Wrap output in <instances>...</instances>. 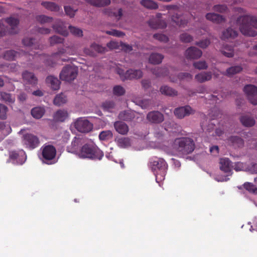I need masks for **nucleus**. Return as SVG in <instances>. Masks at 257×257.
Masks as SVG:
<instances>
[{"label":"nucleus","mask_w":257,"mask_h":257,"mask_svg":"<svg viewBox=\"0 0 257 257\" xmlns=\"http://www.w3.org/2000/svg\"><path fill=\"white\" fill-rule=\"evenodd\" d=\"M113 93L117 96H121L125 93V90L123 87L120 85H116L113 87Z\"/></svg>","instance_id":"864d4df0"},{"label":"nucleus","mask_w":257,"mask_h":257,"mask_svg":"<svg viewBox=\"0 0 257 257\" xmlns=\"http://www.w3.org/2000/svg\"><path fill=\"white\" fill-rule=\"evenodd\" d=\"M173 148L180 154L188 155L194 150L195 144L190 138H179L174 140Z\"/></svg>","instance_id":"20e7f679"},{"label":"nucleus","mask_w":257,"mask_h":257,"mask_svg":"<svg viewBox=\"0 0 257 257\" xmlns=\"http://www.w3.org/2000/svg\"><path fill=\"white\" fill-rule=\"evenodd\" d=\"M64 10L66 14L70 18H72L75 16L76 10H74L70 6H65Z\"/></svg>","instance_id":"69168bd1"},{"label":"nucleus","mask_w":257,"mask_h":257,"mask_svg":"<svg viewBox=\"0 0 257 257\" xmlns=\"http://www.w3.org/2000/svg\"><path fill=\"white\" fill-rule=\"evenodd\" d=\"M9 159L12 160L14 164L22 165L26 160V155L25 152L23 150L13 151L9 153Z\"/></svg>","instance_id":"9d476101"},{"label":"nucleus","mask_w":257,"mask_h":257,"mask_svg":"<svg viewBox=\"0 0 257 257\" xmlns=\"http://www.w3.org/2000/svg\"><path fill=\"white\" fill-rule=\"evenodd\" d=\"M41 5L45 9L52 12H58L60 9V7L53 2H42Z\"/></svg>","instance_id":"c756f323"},{"label":"nucleus","mask_w":257,"mask_h":257,"mask_svg":"<svg viewBox=\"0 0 257 257\" xmlns=\"http://www.w3.org/2000/svg\"><path fill=\"white\" fill-rule=\"evenodd\" d=\"M52 27L56 32L63 36H67L68 34L66 26H65V24L60 20H57Z\"/></svg>","instance_id":"412c9836"},{"label":"nucleus","mask_w":257,"mask_h":257,"mask_svg":"<svg viewBox=\"0 0 257 257\" xmlns=\"http://www.w3.org/2000/svg\"><path fill=\"white\" fill-rule=\"evenodd\" d=\"M152 72L156 77H163L167 75L169 73L168 70L167 68H160L155 67L151 70Z\"/></svg>","instance_id":"7c9ffc66"},{"label":"nucleus","mask_w":257,"mask_h":257,"mask_svg":"<svg viewBox=\"0 0 257 257\" xmlns=\"http://www.w3.org/2000/svg\"><path fill=\"white\" fill-rule=\"evenodd\" d=\"M112 137L113 135L110 131H102L99 135V139L102 141L108 140Z\"/></svg>","instance_id":"8fccbe9b"},{"label":"nucleus","mask_w":257,"mask_h":257,"mask_svg":"<svg viewBox=\"0 0 257 257\" xmlns=\"http://www.w3.org/2000/svg\"><path fill=\"white\" fill-rule=\"evenodd\" d=\"M46 83L54 90H57L60 88V81L57 77L52 75H49L46 77Z\"/></svg>","instance_id":"aec40b11"},{"label":"nucleus","mask_w":257,"mask_h":257,"mask_svg":"<svg viewBox=\"0 0 257 257\" xmlns=\"http://www.w3.org/2000/svg\"><path fill=\"white\" fill-rule=\"evenodd\" d=\"M206 18L208 20L216 24L223 22L224 18L221 15L215 13H208L206 15Z\"/></svg>","instance_id":"cd10ccee"},{"label":"nucleus","mask_w":257,"mask_h":257,"mask_svg":"<svg viewBox=\"0 0 257 257\" xmlns=\"http://www.w3.org/2000/svg\"><path fill=\"white\" fill-rule=\"evenodd\" d=\"M45 111V110L44 108L42 107H36L33 108L31 110V114L34 117L39 119L43 116Z\"/></svg>","instance_id":"4c0bfd02"},{"label":"nucleus","mask_w":257,"mask_h":257,"mask_svg":"<svg viewBox=\"0 0 257 257\" xmlns=\"http://www.w3.org/2000/svg\"><path fill=\"white\" fill-rule=\"evenodd\" d=\"M202 55L201 50L195 47L188 48L185 52V55L189 59H197L201 57Z\"/></svg>","instance_id":"dca6fc26"},{"label":"nucleus","mask_w":257,"mask_h":257,"mask_svg":"<svg viewBox=\"0 0 257 257\" xmlns=\"http://www.w3.org/2000/svg\"><path fill=\"white\" fill-rule=\"evenodd\" d=\"M240 121L243 125L247 127H251L255 124V120L254 118L247 115L241 116Z\"/></svg>","instance_id":"2f4dec72"},{"label":"nucleus","mask_w":257,"mask_h":257,"mask_svg":"<svg viewBox=\"0 0 257 257\" xmlns=\"http://www.w3.org/2000/svg\"><path fill=\"white\" fill-rule=\"evenodd\" d=\"M134 117V114L128 111H121L118 115V118L120 119L125 121H131Z\"/></svg>","instance_id":"37998d69"},{"label":"nucleus","mask_w":257,"mask_h":257,"mask_svg":"<svg viewBox=\"0 0 257 257\" xmlns=\"http://www.w3.org/2000/svg\"><path fill=\"white\" fill-rule=\"evenodd\" d=\"M240 32L244 36L254 37L257 35V18L250 15L238 17L236 20Z\"/></svg>","instance_id":"f257e3e1"},{"label":"nucleus","mask_w":257,"mask_h":257,"mask_svg":"<svg viewBox=\"0 0 257 257\" xmlns=\"http://www.w3.org/2000/svg\"><path fill=\"white\" fill-rule=\"evenodd\" d=\"M194 67L199 70L206 69L208 65L205 61H199L193 63Z\"/></svg>","instance_id":"6e6d98bb"},{"label":"nucleus","mask_w":257,"mask_h":257,"mask_svg":"<svg viewBox=\"0 0 257 257\" xmlns=\"http://www.w3.org/2000/svg\"><path fill=\"white\" fill-rule=\"evenodd\" d=\"M114 126L116 131L121 135H125L128 131V126L122 121H116L114 124Z\"/></svg>","instance_id":"b1692460"},{"label":"nucleus","mask_w":257,"mask_h":257,"mask_svg":"<svg viewBox=\"0 0 257 257\" xmlns=\"http://www.w3.org/2000/svg\"><path fill=\"white\" fill-rule=\"evenodd\" d=\"M242 70V68L240 66L237 65L232 66L227 69L226 72L223 73L222 74L223 75L230 77L235 74H237L241 72Z\"/></svg>","instance_id":"f704fd0d"},{"label":"nucleus","mask_w":257,"mask_h":257,"mask_svg":"<svg viewBox=\"0 0 257 257\" xmlns=\"http://www.w3.org/2000/svg\"><path fill=\"white\" fill-rule=\"evenodd\" d=\"M140 4L145 8L150 10H157L159 7L158 4L152 0H142Z\"/></svg>","instance_id":"473e14b6"},{"label":"nucleus","mask_w":257,"mask_h":257,"mask_svg":"<svg viewBox=\"0 0 257 257\" xmlns=\"http://www.w3.org/2000/svg\"><path fill=\"white\" fill-rule=\"evenodd\" d=\"M178 78L180 80L186 79L190 80L192 79V76L187 72H181L178 75Z\"/></svg>","instance_id":"0e129e2a"},{"label":"nucleus","mask_w":257,"mask_h":257,"mask_svg":"<svg viewBox=\"0 0 257 257\" xmlns=\"http://www.w3.org/2000/svg\"><path fill=\"white\" fill-rule=\"evenodd\" d=\"M101 107L105 111H111L114 108L115 103L113 101H106L102 103Z\"/></svg>","instance_id":"09e8293b"},{"label":"nucleus","mask_w":257,"mask_h":257,"mask_svg":"<svg viewBox=\"0 0 257 257\" xmlns=\"http://www.w3.org/2000/svg\"><path fill=\"white\" fill-rule=\"evenodd\" d=\"M73 125L78 132L81 133H88L93 127V124L84 117H80L75 120Z\"/></svg>","instance_id":"423d86ee"},{"label":"nucleus","mask_w":257,"mask_h":257,"mask_svg":"<svg viewBox=\"0 0 257 257\" xmlns=\"http://www.w3.org/2000/svg\"><path fill=\"white\" fill-rule=\"evenodd\" d=\"M106 33L109 35H111V36H115V37H121L124 35V34L123 32L118 31V30H112L110 31H107L106 32Z\"/></svg>","instance_id":"e2e57ef3"},{"label":"nucleus","mask_w":257,"mask_h":257,"mask_svg":"<svg viewBox=\"0 0 257 257\" xmlns=\"http://www.w3.org/2000/svg\"><path fill=\"white\" fill-rule=\"evenodd\" d=\"M244 188L250 192L257 193V187L255 185L249 182H246L243 184Z\"/></svg>","instance_id":"5fc2aeb1"},{"label":"nucleus","mask_w":257,"mask_h":257,"mask_svg":"<svg viewBox=\"0 0 257 257\" xmlns=\"http://www.w3.org/2000/svg\"><path fill=\"white\" fill-rule=\"evenodd\" d=\"M210 44V41L208 39H205L199 42H196V45L202 48H206Z\"/></svg>","instance_id":"338daca9"},{"label":"nucleus","mask_w":257,"mask_h":257,"mask_svg":"<svg viewBox=\"0 0 257 257\" xmlns=\"http://www.w3.org/2000/svg\"><path fill=\"white\" fill-rule=\"evenodd\" d=\"M172 21L179 27H185L188 24V20L183 19L181 16L177 13L171 16Z\"/></svg>","instance_id":"c85d7f7f"},{"label":"nucleus","mask_w":257,"mask_h":257,"mask_svg":"<svg viewBox=\"0 0 257 257\" xmlns=\"http://www.w3.org/2000/svg\"><path fill=\"white\" fill-rule=\"evenodd\" d=\"M219 168L222 171L227 173L228 175L232 174V163L228 158H223L220 159Z\"/></svg>","instance_id":"2eb2a0df"},{"label":"nucleus","mask_w":257,"mask_h":257,"mask_svg":"<svg viewBox=\"0 0 257 257\" xmlns=\"http://www.w3.org/2000/svg\"><path fill=\"white\" fill-rule=\"evenodd\" d=\"M175 115L179 119H182L186 116L194 114L195 110L189 105L179 107L174 109Z\"/></svg>","instance_id":"f8f14e48"},{"label":"nucleus","mask_w":257,"mask_h":257,"mask_svg":"<svg viewBox=\"0 0 257 257\" xmlns=\"http://www.w3.org/2000/svg\"><path fill=\"white\" fill-rule=\"evenodd\" d=\"M238 35L237 32L232 28H229L223 31L222 38L223 39L234 38Z\"/></svg>","instance_id":"c9c22d12"},{"label":"nucleus","mask_w":257,"mask_h":257,"mask_svg":"<svg viewBox=\"0 0 257 257\" xmlns=\"http://www.w3.org/2000/svg\"><path fill=\"white\" fill-rule=\"evenodd\" d=\"M228 144L235 149L242 148L244 146L243 140L238 136H232L228 139Z\"/></svg>","instance_id":"a211bd4d"},{"label":"nucleus","mask_w":257,"mask_h":257,"mask_svg":"<svg viewBox=\"0 0 257 257\" xmlns=\"http://www.w3.org/2000/svg\"><path fill=\"white\" fill-rule=\"evenodd\" d=\"M213 10L219 13H224L227 11V7L226 5L223 4V5H215L213 8Z\"/></svg>","instance_id":"13d9d810"},{"label":"nucleus","mask_w":257,"mask_h":257,"mask_svg":"<svg viewBox=\"0 0 257 257\" xmlns=\"http://www.w3.org/2000/svg\"><path fill=\"white\" fill-rule=\"evenodd\" d=\"M104 13L106 15H108L109 16H110V17H112L113 16V17H115L116 19H117V20L120 19L121 17L122 16V9H119L118 10V12L117 13L112 12L109 9H105L104 11Z\"/></svg>","instance_id":"49530a36"},{"label":"nucleus","mask_w":257,"mask_h":257,"mask_svg":"<svg viewBox=\"0 0 257 257\" xmlns=\"http://www.w3.org/2000/svg\"><path fill=\"white\" fill-rule=\"evenodd\" d=\"M149 166L156 176L157 183H160L165 180L168 165L164 159L153 157L150 159Z\"/></svg>","instance_id":"f03ea898"},{"label":"nucleus","mask_w":257,"mask_h":257,"mask_svg":"<svg viewBox=\"0 0 257 257\" xmlns=\"http://www.w3.org/2000/svg\"><path fill=\"white\" fill-rule=\"evenodd\" d=\"M160 91L162 94L166 96H175L178 95L177 91L167 85L161 86Z\"/></svg>","instance_id":"bb28decb"},{"label":"nucleus","mask_w":257,"mask_h":257,"mask_svg":"<svg viewBox=\"0 0 257 257\" xmlns=\"http://www.w3.org/2000/svg\"><path fill=\"white\" fill-rule=\"evenodd\" d=\"M66 97L63 93L57 94L53 100V103L55 105L60 106L66 102Z\"/></svg>","instance_id":"a19ab883"},{"label":"nucleus","mask_w":257,"mask_h":257,"mask_svg":"<svg viewBox=\"0 0 257 257\" xmlns=\"http://www.w3.org/2000/svg\"><path fill=\"white\" fill-rule=\"evenodd\" d=\"M78 68L73 65H67L63 67L60 73V78L62 80L71 82L77 77Z\"/></svg>","instance_id":"39448f33"},{"label":"nucleus","mask_w":257,"mask_h":257,"mask_svg":"<svg viewBox=\"0 0 257 257\" xmlns=\"http://www.w3.org/2000/svg\"><path fill=\"white\" fill-rule=\"evenodd\" d=\"M20 55V53L14 50H8L5 53L4 58L9 61H13L15 60L18 57H19Z\"/></svg>","instance_id":"e433bc0d"},{"label":"nucleus","mask_w":257,"mask_h":257,"mask_svg":"<svg viewBox=\"0 0 257 257\" xmlns=\"http://www.w3.org/2000/svg\"><path fill=\"white\" fill-rule=\"evenodd\" d=\"M153 37L160 42L166 43L169 41L168 37L162 34H155L153 35Z\"/></svg>","instance_id":"680f3d73"},{"label":"nucleus","mask_w":257,"mask_h":257,"mask_svg":"<svg viewBox=\"0 0 257 257\" xmlns=\"http://www.w3.org/2000/svg\"><path fill=\"white\" fill-rule=\"evenodd\" d=\"M164 59V56L159 53H152L150 56L149 62L154 64H159L161 63Z\"/></svg>","instance_id":"72a5a7b5"},{"label":"nucleus","mask_w":257,"mask_h":257,"mask_svg":"<svg viewBox=\"0 0 257 257\" xmlns=\"http://www.w3.org/2000/svg\"><path fill=\"white\" fill-rule=\"evenodd\" d=\"M117 145L121 148H125L131 146V140L128 138L122 137L116 140Z\"/></svg>","instance_id":"ea45409f"},{"label":"nucleus","mask_w":257,"mask_h":257,"mask_svg":"<svg viewBox=\"0 0 257 257\" xmlns=\"http://www.w3.org/2000/svg\"><path fill=\"white\" fill-rule=\"evenodd\" d=\"M117 72L122 81L138 79L142 78L143 75V72L140 69H130L124 72L123 70L118 69Z\"/></svg>","instance_id":"6e6552de"},{"label":"nucleus","mask_w":257,"mask_h":257,"mask_svg":"<svg viewBox=\"0 0 257 257\" xmlns=\"http://www.w3.org/2000/svg\"><path fill=\"white\" fill-rule=\"evenodd\" d=\"M195 79L200 83H203L211 80L212 73L211 72H203L198 73L195 76Z\"/></svg>","instance_id":"a878e982"},{"label":"nucleus","mask_w":257,"mask_h":257,"mask_svg":"<svg viewBox=\"0 0 257 257\" xmlns=\"http://www.w3.org/2000/svg\"><path fill=\"white\" fill-rule=\"evenodd\" d=\"M149 26L153 29H164L167 27V24L164 20L152 19L148 22Z\"/></svg>","instance_id":"5701e85b"},{"label":"nucleus","mask_w":257,"mask_h":257,"mask_svg":"<svg viewBox=\"0 0 257 257\" xmlns=\"http://www.w3.org/2000/svg\"><path fill=\"white\" fill-rule=\"evenodd\" d=\"M66 52V51H64V49H62L58 53L54 54L52 56L48 57L46 59L44 60V63L46 66L53 67L54 65L55 64V62L53 61V59L56 57L59 54H63Z\"/></svg>","instance_id":"79ce46f5"},{"label":"nucleus","mask_w":257,"mask_h":257,"mask_svg":"<svg viewBox=\"0 0 257 257\" xmlns=\"http://www.w3.org/2000/svg\"><path fill=\"white\" fill-rule=\"evenodd\" d=\"M22 77L25 80L30 84L36 85L37 84L38 79L32 72L25 71L22 73Z\"/></svg>","instance_id":"4be33fe9"},{"label":"nucleus","mask_w":257,"mask_h":257,"mask_svg":"<svg viewBox=\"0 0 257 257\" xmlns=\"http://www.w3.org/2000/svg\"><path fill=\"white\" fill-rule=\"evenodd\" d=\"M106 50V48L94 43L91 45L89 48H85L84 52L88 55L95 57L97 53H103Z\"/></svg>","instance_id":"4468645a"},{"label":"nucleus","mask_w":257,"mask_h":257,"mask_svg":"<svg viewBox=\"0 0 257 257\" xmlns=\"http://www.w3.org/2000/svg\"><path fill=\"white\" fill-rule=\"evenodd\" d=\"M147 119L152 123L158 124L164 120V115L159 111H152L147 115Z\"/></svg>","instance_id":"ddd939ff"},{"label":"nucleus","mask_w":257,"mask_h":257,"mask_svg":"<svg viewBox=\"0 0 257 257\" xmlns=\"http://www.w3.org/2000/svg\"><path fill=\"white\" fill-rule=\"evenodd\" d=\"M104 154L96 146L93 144H86L84 145L78 153V157L81 159L100 160Z\"/></svg>","instance_id":"7ed1b4c3"},{"label":"nucleus","mask_w":257,"mask_h":257,"mask_svg":"<svg viewBox=\"0 0 257 257\" xmlns=\"http://www.w3.org/2000/svg\"><path fill=\"white\" fill-rule=\"evenodd\" d=\"M85 1L91 5L98 7L107 6L110 3V0H85Z\"/></svg>","instance_id":"58836bf2"},{"label":"nucleus","mask_w":257,"mask_h":257,"mask_svg":"<svg viewBox=\"0 0 257 257\" xmlns=\"http://www.w3.org/2000/svg\"><path fill=\"white\" fill-rule=\"evenodd\" d=\"M5 21L11 27L9 33L15 34L18 33V26L19 24V20L17 18L9 17L7 18Z\"/></svg>","instance_id":"6ab92c4d"},{"label":"nucleus","mask_w":257,"mask_h":257,"mask_svg":"<svg viewBox=\"0 0 257 257\" xmlns=\"http://www.w3.org/2000/svg\"><path fill=\"white\" fill-rule=\"evenodd\" d=\"M81 144V140L77 137H74L70 146L67 147L66 151L68 152L76 154L78 156L79 151L78 149Z\"/></svg>","instance_id":"f3484780"},{"label":"nucleus","mask_w":257,"mask_h":257,"mask_svg":"<svg viewBox=\"0 0 257 257\" xmlns=\"http://www.w3.org/2000/svg\"><path fill=\"white\" fill-rule=\"evenodd\" d=\"M118 46V43L114 41H110L107 44V47L110 49H117Z\"/></svg>","instance_id":"774afa93"},{"label":"nucleus","mask_w":257,"mask_h":257,"mask_svg":"<svg viewBox=\"0 0 257 257\" xmlns=\"http://www.w3.org/2000/svg\"><path fill=\"white\" fill-rule=\"evenodd\" d=\"M19 66L16 63L0 64V69L2 71H6L7 69L10 70L12 72H16L18 70Z\"/></svg>","instance_id":"c03bdc74"},{"label":"nucleus","mask_w":257,"mask_h":257,"mask_svg":"<svg viewBox=\"0 0 257 257\" xmlns=\"http://www.w3.org/2000/svg\"><path fill=\"white\" fill-rule=\"evenodd\" d=\"M8 111V107L0 103V119H5L7 118V112Z\"/></svg>","instance_id":"052dcab7"},{"label":"nucleus","mask_w":257,"mask_h":257,"mask_svg":"<svg viewBox=\"0 0 257 257\" xmlns=\"http://www.w3.org/2000/svg\"><path fill=\"white\" fill-rule=\"evenodd\" d=\"M243 91L250 103L257 105V87L252 84L246 85L244 87Z\"/></svg>","instance_id":"9b49d317"},{"label":"nucleus","mask_w":257,"mask_h":257,"mask_svg":"<svg viewBox=\"0 0 257 257\" xmlns=\"http://www.w3.org/2000/svg\"><path fill=\"white\" fill-rule=\"evenodd\" d=\"M1 99L7 103H13L15 102V97L11 94L2 92L1 93Z\"/></svg>","instance_id":"a18cd8bd"},{"label":"nucleus","mask_w":257,"mask_h":257,"mask_svg":"<svg viewBox=\"0 0 257 257\" xmlns=\"http://www.w3.org/2000/svg\"><path fill=\"white\" fill-rule=\"evenodd\" d=\"M41 150L43 158L47 161V164H49L48 162L52 161L55 158L56 149L54 146L45 144L42 147ZM51 163V162L50 163V164Z\"/></svg>","instance_id":"1a4fd4ad"},{"label":"nucleus","mask_w":257,"mask_h":257,"mask_svg":"<svg viewBox=\"0 0 257 257\" xmlns=\"http://www.w3.org/2000/svg\"><path fill=\"white\" fill-rule=\"evenodd\" d=\"M24 146L29 150H32L38 147L40 144L39 138L31 133L24 134L22 138Z\"/></svg>","instance_id":"0eeeda50"},{"label":"nucleus","mask_w":257,"mask_h":257,"mask_svg":"<svg viewBox=\"0 0 257 257\" xmlns=\"http://www.w3.org/2000/svg\"><path fill=\"white\" fill-rule=\"evenodd\" d=\"M68 28L72 35L78 37L83 36V31L81 29L72 26H69Z\"/></svg>","instance_id":"3c124183"},{"label":"nucleus","mask_w":257,"mask_h":257,"mask_svg":"<svg viewBox=\"0 0 257 257\" xmlns=\"http://www.w3.org/2000/svg\"><path fill=\"white\" fill-rule=\"evenodd\" d=\"M34 41L35 40L33 38H25L23 40L22 42L27 47L35 48V46L34 45Z\"/></svg>","instance_id":"bf43d9fd"},{"label":"nucleus","mask_w":257,"mask_h":257,"mask_svg":"<svg viewBox=\"0 0 257 257\" xmlns=\"http://www.w3.org/2000/svg\"><path fill=\"white\" fill-rule=\"evenodd\" d=\"M180 41L185 43H188L192 42L193 40V37L190 34L184 33L180 35Z\"/></svg>","instance_id":"603ef678"},{"label":"nucleus","mask_w":257,"mask_h":257,"mask_svg":"<svg viewBox=\"0 0 257 257\" xmlns=\"http://www.w3.org/2000/svg\"><path fill=\"white\" fill-rule=\"evenodd\" d=\"M36 20L37 22L41 23V24H44L52 22L53 18L44 15H41L36 16Z\"/></svg>","instance_id":"de8ad7c7"},{"label":"nucleus","mask_w":257,"mask_h":257,"mask_svg":"<svg viewBox=\"0 0 257 257\" xmlns=\"http://www.w3.org/2000/svg\"><path fill=\"white\" fill-rule=\"evenodd\" d=\"M68 117V112L64 109H59L53 115L54 119L56 121L63 122Z\"/></svg>","instance_id":"393cba45"},{"label":"nucleus","mask_w":257,"mask_h":257,"mask_svg":"<svg viewBox=\"0 0 257 257\" xmlns=\"http://www.w3.org/2000/svg\"><path fill=\"white\" fill-rule=\"evenodd\" d=\"M49 41L51 45H54L56 44L62 43L64 41V39L57 36H54L50 38Z\"/></svg>","instance_id":"4d7b16f0"}]
</instances>
